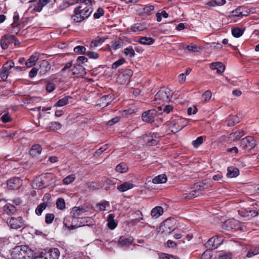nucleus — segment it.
<instances>
[{"label":"nucleus","mask_w":259,"mask_h":259,"mask_svg":"<svg viewBox=\"0 0 259 259\" xmlns=\"http://www.w3.org/2000/svg\"><path fill=\"white\" fill-rule=\"evenodd\" d=\"M213 185V181L209 179H205L201 182H199L195 184L194 186V190L192 191L189 193H186L184 194V198L188 199L195 198L199 196V192L204 189H208L211 187Z\"/></svg>","instance_id":"nucleus-1"},{"label":"nucleus","mask_w":259,"mask_h":259,"mask_svg":"<svg viewBox=\"0 0 259 259\" xmlns=\"http://www.w3.org/2000/svg\"><path fill=\"white\" fill-rule=\"evenodd\" d=\"M173 92L168 88H162L155 95L154 101L157 104H162L170 101Z\"/></svg>","instance_id":"nucleus-2"},{"label":"nucleus","mask_w":259,"mask_h":259,"mask_svg":"<svg viewBox=\"0 0 259 259\" xmlns=\"http://www.w3.org/2000/svg\"><path fill=\"white\" fill-rule=\"evenodd\" d=\"M60 251L58 248H53L44 250L35 256L33 259H58Z\"/></svg>","instance_id":"nucleus-3"},{"label":"nucleus","mask_w":259,"mask_h":259,"mask_svg":"<svg viewBox=\"0 0 259 259\" xmlns=\"http://www.w3.org/2000/svg\"><path fill=\"white\" fill-rule=\"evenodd\" d=\"M188 122V121L187 119L179 117L176 119H174L170 121L169 127L171 128V132L175 133L185 127L187 125Z\"/></svg>","instance_id":"nucleus-4"},{"label":"nucleus","mask_w":259,"mask_h":259,"mask_svg":"<svg viewBox=\"0 0 259 259\" xmlns=\"http://www.w3.org/2000/svg\"><path fill=\"white\" fill-rule=\"evenodd\" d=\"M30 248L25 245H21L15 247L11 252L12 259H26L25 255Z\"/></svg>","instance_id":"nucleus-5"},{"label":"nucleus","mask_w":259,"mask_h":259,"mask_svg":"<svg viewBox=\"0 0 259 259\" xmlns=\"http://www.w3.org/2000/svg\"><path fill=\"white\" fill-rule=\"evenodd\" d=\"M93 8L89 7L87 10H79L74 11V15L71 17L72 20L76 22H80L88 18L93 12Z\"/></svg>","instance_id":"nucleus-6"},{"label":"nucleus","mask_w":259,"mask_h":259,"mask_svg":"<svg viewBox=\"0 0 259 259\" xmlns=\"http://www.w3.org/2000/svg\"><path fill=\"white\" fill-rule=\"evenodd\" d=\"M256 146V142L252 137L248 136L241 141L240 148L245 151H249Z\"/></svg>","instance_id":"nucleus-7"},{"label":"nucleus","mask_w":259,"mask_h":259,"mask_svg":"<svg viewBox=\"0 0 259 259\" xmlns=\"http://www.w3.org/2000/svg\"><path fill=\"white\" fill-rule=\"evenodd\" d=\"M7 223L8 226L13 229H18L24 226V221L21 217L17 218L11 217L7 219Z\"/></svg>","instance_id":"nucleus-8"},{"label":"nucleus","mask_w":259,"mask_h":259,"mask_svg":"<svg viewBox=\"0 0 259 259\" xmlns=\"http://www.w3.org/2000/svg\"><path fill=\"white\" fill-rule=\"evenodd\" d=\"M161 113L158 112L156 109H153L145 111L142 113V118L143 121L148 123H152L154 121V118Z\"/></svg>","instance_id":"nucleus-9"},{"label":"nucleus","mask_w":259,"mask_h":259,"mask_svg":"<svg viewBox=\"0 0 259 259\" xmlns=\"http://www.w3.org/2000/svg\"><path fill=\"white\" fill-rule=\"evenodd\" d=\"M22 186V180L18 177H14L7 181V187L11 190L19 189Z\"/></svg>","instance_id":"nucleus-10"},{"label":"nucleus","mask_w":259,"mask_h":259,"mask_svg":"<svg viewBox=\"0 0 259 259\" xmlns=\"http://www.w3.org/2000/svg\"><path fill=\"white\" fill-rule=\"evenodd\" d=\"M15 39L13 35H5L1 39L0 44L3 50L7 49L9 47V44L11 43L13 39Z\"/></svg>","instance_id":"nucleus-11"},{"label":"nucleus","mask_w":259,"mask_h":259,"mask_svg":"<svg viewBox=\"0 0 259 259\" xmlns=\"http://www.w3.org/2000/svg\"><path fill=\"white\" fill-rule=\"evenodd\" d=\"M88 210V207H74L71 211V214L73 218V220L75 221L78 216L81 215L83 212H87Z\"/></svg>","instance_id":"nucleus-12"},{"label":"nucleus","mask_w":259,"mask_h":259,"mask_svg":"<svg viewBox=\"0 0 259 259\" xmlns=\"http://www.w3.org/2000/svg\"><path fill=\"white\" fill-rule=\"evenodd\" d=\"M71 71L72 74L76 75L77 77H83L86 73L85 68L79 64L74 66Z\"/></svg>","instance_id":"nucleus-13"},{"label":"nucleus","mask_w":259,"mask_h":259,"mask_svg":"<svg viewBox=\"0 0 259 259\" xmlns=\"http://www.w3.org/2000/svg\"><path fill=\"white\" fill-rule=\"evenodd\" d=\"M56 0H39L37 3V6H35L33 10L36 12H40L42 8L46 5L49 4L51 5L54 4Z\"/></svg>","instance_id":"nucleus-14"},{"label":"nucleus","mask_w":259,"mask_h":259,"mask_svg":"<svg viewBox=\"0 0 259 259\" xmlns=\"http://www.w3.org/2000/svg\"><path fill=\"white\" fill-rule=\"evenodd\" d=\"M79 2L81 3V5L75 8L74 11H77L81 9L87 10L89 7L92 8V0H79ZM78 3L79 1L77 0L76 1V3Z\"/></svg>","instance_id":"nucleus-15"},{"label":"nucleus","mask_w":259,"mask_h":259,"mask_svg":"<svg viewBox=\"0 0 259 259\" xmlns=\"http://www.w3.org/2000/svg\"><path fill=\"white\" fill-rule=\"evenodd\" d=\"M134 239L132 237H120L118 243L121 246H128L133 242Z\"/></svg>","instance_id":"nucleus-16"},{"label":"nucleus","mask_w":259,"mask_h":259,"mask_svg":"<svg viewBox=\"0 0 259 259\" xmlns=\"http://www.w3.org/2000/svg\"><path fill=\"white\" fill-rule=\"evenodd\" d=\"M175 220L171 219H167L164 222L163 226L165 228L164 231L167 233H170L173 231L176 227L174 225Z\"/></svg>","instance_id":"nucleus-17"},{"label":"nucleus","mask_w":259,"mask_h":259,"mask_svg":"<svg viewBox=\"0 0 259 259\" xmlns=\"http://www.w3.org/2000/svg\"><path fill=\"white\" fill-rule=\"evenodd\" d=\"M113 100L112 96L107 95L102 96L99 100V104L101 106L106 107Z\"/></svg>","instance_id":"nucleus-18"},{"label":"nucleus","mask_w":259,"mask_h":259,"mask_svg":"<svg viewBox=\"0 0 259 259\" xmlns=\"http://www.w3.org/2000/svg\"><path fill=\"white\" fill-rule=\"evenodd\" d=\"M244 133L243 131L238 130L230 134L228 137L230 141H235L239 140L240 138L243 136Z\"/></svg>","instance_id":"nucleus-19"},{"label":"nucleus","mask_w":259,"mask_h":259,"mask_svg":"<svg viewBox=\"0 0 259 259\" xmlns=\"http://www.w3.org/2000/svg\"><path fill=\"white\" fill-rule=\"evenodd\" d=\"M45 180H43L42 176H38L35 178L32 183V187L34 188H45Z\"/></svg>","instance_id":"nucleus-20"},{"label":"nucleus","mask_w":259,"mask_h":259,"mask_svg":"<svg viewBox=\"0 0 259 259\" xmlns=\"http://www.w3.org/2000/svg\"><path fill=\"white\" fill-rule=\"evenodd\" d=\"M134 185L132 183L129 182H125L118 186L117 187V189L121 192H123L132 189Z\"/></svg>","instance_id":"nucleus-21"},{"label":"nucleus","mask_w":259,"mask_h":259,"mask_svg":"<svg viewBox=\"0 0 259 259\" xmlns=\"http://www.w3.org/2000/svg\"><path fill=\"white\" fill-rule=\"evenodd\" d=\"M210 67L212 69L217 70L219 73H222L225 70V66L221 62H214L210 64Z\"/></svg>","instance_id":"nucleus-22"},{"label":"nucleus","mask_w":259,"mask_h":259,"mask_svg":"<svg viewBox=\"0 0 259 259\" xmlns=\"http://www.w3.org/2000/svg\"><path fill=\"white\" fill-rule=\"evenodd\" d=\"M115 215L113 213L109 214L108 216L107 219V226L108 227L111 229H114L117 225V224L115 222L114 220Z\"/></svg>","instance_id":"nucleus-23"},{"label":"nucleus","mask_w":259,"mask_h":259,"mask_svg":"<svg viewBox=\"0 0 259 259\" xmlns=\"http://www.w3.org/2000/svg\"><path fill=\"white\" fill-rule=\"evenodd\" d=\"M244 8L243 7H238L236 9L232 11V16L234 17L246 16L248 15L247 11L243 13Z\"/></svg>","instance_id":"nucleus-24"},{"label":"nucleus","mask_w":259,"mask_h":259,"mask_svg":"<svg viewBox=\"0 0 259 259\" xmlns=\"http://www.w3.org/2000/svg\"><path fill=\"white\" fill-rule=\"evenodd\" d=\"M146 24L145 23H137L133 25L131 30L135 32H139L146 29Z\"/></svg>","instance_id":"nucleus-25"},{"label":"nucleus","mask_w":259,"mask_h":259,"mask_svg":"<svg viewBox=\"0 0 259 259\" xmlns=\"http://www.w3.org/2000/svg\"><path fill=\"white\" fill-rule=\"evenodd\" d=\"M166 181L167 177L165 174L159 175L152 180V183L156 184L165 183Z\"/></svg>","instance_id":"nucleus-26"},{"label":"nucleus","mask_w":259,"mask_h":259,"mask_svg":"<svg viewBox=\"0 0 259 259\" xmlns=\"http://www.w3.org/2000/svg\"><path fill=\"white\" fill-rule=\"evenodd\" d=\"M106 38L104 37H97L95 39L93 40L90 44V48L94 49L98 47L99 45L103 44Z\"/></svg>","instance_id":"nucleus-27"},{"label":"nucleus","mask_w":259,"mask_h":259,"mask_svg":"<svg viewBox=\"0 0 259 259\" xmlns=\"http://www.w3.org/2000/svg\"><path fill=\"white\" fill-rule=\"evenodd\" d=\"M42 150L41 147L39 144L33 145L30 150V154L33 156L38 155L41 153Z\"/></svg>","instance_id":"nucleus-28"},{"label":"nucleus","mask_w":259,"mask_h":259,"mask_svg":"<svg viewBox=\"0 0 259 259\" xmlns=\"http://www.w3.org/2000/svg\"><path fill=\"white\" fill-rule=\"evenodd\" d=\"M163 212V208L161 206H156L153 208L151 212V215L155 218H158Z\"/></svg>","instance_id":"nucleus-29"},{"label":"nucleus","mask_w":259,"mask_h":259,"mask_svg":"<svg viewBox=\"0 0 259 259\" xmlns=\"http://www.w3.org/2000/svg\"><path fill=\"white\" fill-rule=\"evenodd\" d=\"M239 174L238 168L234 167H229L228 168L227 176L229 178H234L237 177Z\"/></svg>","instance_id":"nucleus-30"},{"label":"nucleus","mask_w":259,"mask_h":259,"mask_svg":"<svg viewBox=\"0 0 259 259\" xmlns=\"http://www.w3.org/2000/svg\"><path fill=\"white\" fill-rule=\"evenodd\" d=\"M71 98V97L69 96H65L59 100V101L54 105V106L57 107L65 106L69 103V99Z\"/></svg>","instance_id":"nucleus-31"},{"label":"nucleus","mask_w":259,"mask_h":259,"mask_svg":"<svg viewBox=\"0 0 259 259\" xmlns=\"http://www.w3.org/2000/svg\"><path fill=\"white\" fill-rule=\"evenodd\" d=\"M38 59V57L37 55H33L27 60L25 62V65L27 67H31L35 65Z\"/></svg>","instance_id":"nucleus-32"},{"label":"nucleus","mask_w":259,"mask_h":259,"mask_svg":"<svg viewBox=\"0 0 259 259\" xmlns=\"http://www.w3.org/2000/svg\"><path fill=\"white\" fill-rule=\"evenodd\" d=\"M235 223H236V221L234 219L227 220L224 222L223 227L226 228L227 230H230L235 228Z\"/></svg>","instance_id":"nucleus-33"},{"label":"nucleus","mask_w":259,"mask_h":259,"mask_svg":"<svg viewBox=\"0 0 259 259\" xmlns=\"http://www.w3.org/2000/svg\"><path fill=\"white\" fill-rule=\"evenodd\" d=\"M42 176L43 180H45V187H47L52 183L53 175L51 174H47Z\"/></svg>","instance_id":"nucleus-34"},{"label":"nucleus","mask_w":259,"mask_h":259,"mask_svg":"<svg viewBox=\"0 0 259 259\" xmlns=\"http://www.w3.org/2000/svg\"><path fill=\"white\" fill-rule=\"evenodd\" d=\"M154 41V40L152 38L147 37H141L139 40L140 44L145 45H151Z\"/></svg>","instance_id":"nucleus-35"},{"label":"nucleus","mask_w":259,"mask_h":259,"mask_svg":"<svg viewBox=\"0 0 259 259\" xmlns=\"http://www.w3.org/2000/svg\"><path fill=\"white\" fill-rule=\"evenodd\" d=\"M4 210L8 214H13L16 211L15 206L11 204H7L4 206Z\"/></svg>","instance_id":"nucleus-36"},{"label":"nucleus","mask_w":259,"mask_h":259,"mask_svg":"<svg viewBox=\"0 0 259 259\" xmlns=\"http://www.w3.org/2000/svg\"><path fill=\"white\" fill-rule=\"evenodd\" d=\"M239 118L237 115H233L229 117L228 122L227 125L229 126H234L235 124L238 123L239 122Z\"/></svg>","instance_id":"nucleus-37"},{"label":"nucleus","mask_w":259,"mask_h":259,"mask_svg":"<svg viewBox=\"0 0 259 259\" xmlns=\"http://www.w3.org/2000/svg\"><path fill=\"white\" fill-rule=\"evenodd\" d=\"M214 241H215V237H211L206 243V244H205L206 247L210 250L214 249L217 248V247H215V244Z\"/></svg>","instance_id":"nucleus-38"},{"label":"nucleus","mask_w":259,"mask_h":259,"mask_svg":"<svg viewBox=\"0 0 259 259\" xmlns=\"http://www.w3.org/2000/svg\"><path fill=\"white\" fill-rule=\"evenodd\" d=\"M124 54L126 56H129L130 58H133L135 55V51L133 47L130 46L123 50Z\"/></svg>","instance_id":"nucleus-39"},{"label":"nucleus","mask_w":259,"mask_h":259,"mask_svg":"<svg viewBox=\"0 0 259 259\" xmlns=\"http://www.w3.org/2000/svg\"><path fill=\"white\" fill-rule=\"evenodd\" d=\"M62 125L59 122H52L50 123L49 126L47 128H49L51 130H58L61 128Z\"/></svg>","instance_id":"nucleus-40"},{"label":"nucleus","mask_w":259,"mask_h":259,"mask_svg":"<svg viewBox=\"0 0 259 259\" xmlns=\"http://www.w3.org/2000/svg\"><path fill=\"white\" fill-rule=\"evenodd\" d=\"M115 169L117 172L123 173L126 172L127 170L128 167L126 164L121 163L116 166Z\"/></svg>","instance_id":"nucleus-41"},{"label":"nucleus","mask_w":259,"mask_h":259,"mask_svg":"<svg viewBox=\"0 0 259 259\" xmlns=\"http://www.w3.org/2000/svg\"><path fill=\"white\" fill-rule=\"evenodd\" d=\"M48 204L46 202L40 203L39 205H38L35 209L36 213L38 215H41L42 212L46 208Z\"/></svg>","instance_id":"nucleus-42"},{"label":"nucleus","mask_w":259,"mask_h":259,"mask_svg":"<svg viewBox=\"0 0 259 259\" xmlns=\"http://www.w3.org/2000/svg\"><path fill=\"white\" fill-rule=\"evenodd\" d=\"M15 64L12 60L6 62L3 65L2 69L6 70V71L9 72V70L14 67Z\"/></svg>","instance_id":"nucleus-43"},{"label":"nucleus","mask_w":259,"mask_h":259,"mask_svg":"<svg viewBox=\"0 0 259 259\" xmlns=\"http://www.w3.org/2000/svg\"><path fill=\"white\" fill-rule=\"evenodd\" d=\"M243 33V31L239 28H235L232 29V34L235 37L241 36Z\"/></svg>","instance_id":"nucleus-44"},{"label":"nucleus","mask_w":259,"mask_h":259,"mask_svg":"<svg viewBox=\"0 0 259 259\" xmlns=\"http://www.w3.org/2000/svg\"><path fill=\"white\" fill-rule=\"evenodd\" d=\"M74 52L79 54H85L86 48L83 46H78L74 48Z\"/></svg>","instance_id":"nucleus-45"},{"label":"nucleus","mask_w":259,"mask_h":259,"mask_svg":"<svg viewBox=\"0 0 259 259\" xmlns=\"http://www.w3.org/2000/svg\"><path fill=\"white\" fill-rule=\"evenodd\" d=\"M56 206L59 209H63L65 207V203L63 198H59L56 202Z\"/></svg>","instance_id":"nucleus-46"},{"label":"nucleus","mask_w":259,"mask_h":259,"mask_svg":"<svg viewBox=\"0 0 259 259\" xmlns=\"http://www.w3.org/2000/svg\"><path fill=\"white\" fill-rule=\"evenodd\" d=\"M214 237H215L214 243L215 244V247L218 248L223 243L224 241V238L222 235H216Z\"/></svg>","instance_id":"nucleus-47"},{"label":"nucleus","mask_w":259,"mask_h":259,"mask_svg":"<svg viewBox=\"0 0 259 259\" xmlns=\"http://www.w3.org/2000/svg\"><path fill=\"white\" fill-rule=\"evenodd\" d=\"M159 258L160 259H179V258L176 256L165 253H160Z\"/></svg>","instance_id":"nucleus-48"},{"label":"nucleus","mask_w":259,"mask_h":259,"mask_svg":"<svg viewBox=\"0 0 259 259\" xmlns=\"http://www.w3.org/2000/svg\"><path fill=\"white\" fill-rule=\"evenodd\" d=\"M125 60L124 58H120L115 61L112 65V69H116L119 66L123 64L124 63H125Z\"/></svg>","instance_id":"nucleus-49"},{"label":"nucleus","mask_w":259,"mask_h":259,"mask_svg":"<svg viewBox=\"0 0 259 259\" xmlns=\"http://www.w3.org/2000/svg\"><path fill=\"white\" fill-rule=\"evenodd\" d=\"M211 257V251L208 249L202 253L201 256V259H210Z\"/></svg>","instance_id":"nucleus-50"},{"label":"nucleus","mask_w":259,"mask_h":259,"mask_svg":"<svg viewBox=\"0 0 259 259\" xmlns=\"http://www.w3.org/2000/svg\"><path fill=\"white\" fill-rule=\"evenodd\" d=\"M203 137L200 136L198 137L195 140L193 141L192 142V145L195 148H197L199 146H200L203 143Z\"/></svg>","instance_id":"nucleus-51"},{"label":"nucleus","mask_w":259,"mask_h":259,"mask_svg":"<svg viewBox=\"0 0 259 259\" xmlns=\"http://www.w3.org/2000/svg\"><path fill=\"white\" fill-rule=\"evenodd\" d=\"M212 96V94H211V92L209 90H207L206 91H205L204 94L202 95V99L205 101V102H207L208 101H209L211 97Z\"/></svg>","instance_id":"nucleus-52"},{"label":"nucleus","mask_w":259,"mask_h":259,"mask_svg":"<svg viewBox=\"0 0 259 259\" xmlns=\"http://www.w3.org/2000/svg\"><path fill=\"white\" fill-rule=\"evenodd\" d=\"M154 7L153 5L145 6L143 9L144 12L148 15H151L153 11Z\"/></svg>","instance_id":"nucleus-53"},{"label":"nucleus","mask_w":259,"mask_h":259,"mask_svg":"<svg viewBox=\"0 0 259 259\" xmlns=\"http://www.w3.org/2000/svg\"><path fill=\"white\" fill-rule=\"evenodd\" d=\"M2 121L4 123H7L11 121L12 118L9 113H5L1 118Z\"/></svg>","instance_id":"nucleus-54"},{"label":"nucleus","mask_w":259,"mask_h":259,"mask_svg":"<svg viewBox=\"0 0 259 259\" xmlns=\"http://www.w3.org/2000/svg\"><path fill=\"white\" fill-rule=\"evenodd\" d=\"M54 219V215L53 213H47L45 217V222L47 224H51Z\"/></svg>","instance_id":"nucleus-55"},{"label":"nucleus","mask_w":259,"mask_h":259,"mask_svg":"<svg viewBox=\"0 0 259 259\" xmlns=\"http://www.w3.org/2000/svg\"><path fill=\"white\" fill-rule=\"evenodd\" d=\"M75 180L74 175H69L63 179V183L66 185L69 184Z\"/></svg>","instance_id":"nucleus-56"},{"label":"nucleus","mask_w":259,"mask_h":259,"mask_svg":"<svg viewBox=\"0 0 259 259\" xmlns=\"http://www.w3.org/2000/svg\"><path fill=\"white\" fill-rule=\"evenodd\" d=\"M238 213L242 217H250L249 213V208L245 209L239 210L238 211Z\"/></svg>","instance_id":"nucleus-57"},{"label":"nucleus","mask_w":259,"mask_h":259,"mask_svg":"<svg viewBox=\"0 0 259 259\" xmlns=\"http://www.w3.org/2000/svg\"><path fill=\"white\" fill-rule=\"evenodd\" d=\"M109 202L107 201H104L101 203H98L97 206L99 207L100 211H104L106 210L107 206L109 205Z\"/></svg>","instance_id":"nucleus-58"},{"label":"nucleus","mask_w":259,"mask_h":259,"mask_svg":"<svg viewBox=\"0 0 259 259\" xmlns=\"http://www.w3.org/2000/svg\"><path fill=\"white\" fill-rule=\"evenodd\" d=\"M108 148V144H106V145H104L103 146L100 147L99 149H98L95 152V155L99 156L102 153V152H103L104 151H105Z\"/></svg>","instance_id":"nucleus-59"},{"label":"nucleus","mask_w":259,"mask_h":259,"mask_svg":"<svg viewBox=\"0 0 259 259\" xmlns=\"http://www.w3.org/2000/svg\"><path fill=\"white\" fill-rule=\"evenodd\" d=\"M104 10L102 8H98L97 10V12L94 13V17L95 19H98L101 16L103 15L104 14Z\"/></svg>","instance_id":"nucleus-60"},{"label":"nucleus","mask_w":259,"mask_h":259,"mask_svg":"<svg viewBox=\"0 0 259 259\" xmlns=\"http://www.w3.org/2000/svg\"><path fill=\"white\" fill-rule=\"evenodd\" d=\"M85 55L91 59H96L99 57V55L97 53L92 51L87 52Z\"/></svg>","instance_id":"nucleus-61"},{"label":"nucleus","mask_w":259,"mask_h":259,"mask_svg":"<svg viewBox=\"0 0 259 259\" xmlns=\"http://www.w3.org/2000/svg\"><path fill=\"white\" fill-rule=\"evenodd\" d=\"M218 258L219 259H232V256L230 253L222 252L219 254Z\"/></svg>","instance_id":"nucleus-62"},{"label":"nucleus","mask_w":259,"mask_h":259,"mask_svg":"<svg viewBox=\"0 0 259 259\" xmlns=\"http://www.w3.org/2000/svg\"><path fill=\"white\" fill-rule=\"evenodd\" d=\"M122 41L120 40L112 41V47L114 50H116L120 48Z\"/></svg>","instance_id":"nucleus-63"},{"label":"nucleus","mask_w":259,"mask_h":259,"mask_svg":"<svg viewBox=\"0 0 259 259\" xmlns=\"http://www.w3.org/2000/svg\"><path fill=\"white\" fill-rule=\"evenodd\" d=\"M46 89L48 92L51 93L55 90V85L52 82H49L47 84Z\"/></svg>","instance_id":"nucleus-64"}]
</instances>
